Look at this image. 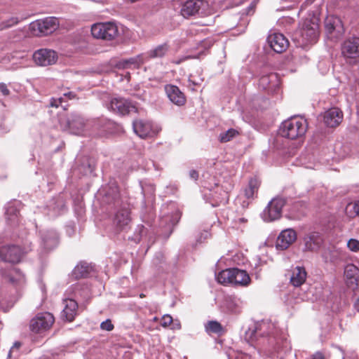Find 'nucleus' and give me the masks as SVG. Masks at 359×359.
I'll return each mask as SVG.
<instances>
[{"instance_id":"f257e3e1","label":"nucleus","mask_w":359,"mask_h":359,"mask_svg":"<svg viewBox=\"0 0 359 359\" xmlns=\"http://www.w3.org/2000/svg\"><path fill=\"white\" fill-rule=\"evenodd\" d=\"M278 330L274 324L269 321L262 320L255 323L252 327H250L245 334V337L248 341H257L259 337H268L266 342L269 345L274 346L276 350H278L276 345L279 343L276 339Z\"/></svg>"},{"instance_id":"f03ea898","label":"nucleus","mask_w":359,"mask_h":359,"mask_svg":"<svg viewBox=\"0 0 359 359\" xmlns=\"http://www.w3.org/2000/svg\"><path fill=\"white\" fill-rule=\"evenodd\" d=\"M319 20L313 17L306 19L302 27L294 34L293 39L297 41L298 45L304 47L309 43H316L319 35Z\"/></svg>"},{"instance_id":"7ed1b4c3","label":"nucleus","mask_w":359,"mask_h":359,"mask_svg":"<svg viewBox=\"0 0 359 359\" xmlns=\"http://www.w3.org/2000/svg\"><path fill=\"white\" fill-rule=\"evenodd\" d=\"M307 128L306 119L302 117H292L282 123L280 132L283 137L295 140L303 137Z\"/></svg>"},{"instance_id":"20e7f679","label":"nucleus","mask_w":359,"mask_h":359,"mask_svg":"<svg viewBox=\"0 0 359 359\" xmlns=\"http://www.w3.org/2000/svg\"><path fill=\"white\" fill-rule=\"evenodd\" d=\"M181 14L184 18L193 15L205 17L213 13V10L208 3L203 0H189L182 4Z\"/></svg>"},{"instance_id":"39448f33","label":"nucleus","mask_w":359,"mask_h":359,"mask_svg":"<svg viewBox=\"0 0 359 359\" xmlns=\"http://www.w3.org/2000/svg\"><path fill=\"white\" fill-rule=\"evenodd\" d=\"M93 37L105 41H111L117 38L119 30L114 22H100L94 24L91 27Z\"/></svg>"},{"instance_id":"423d86ee","label":"nucleus","mask_w":359,"mask_h":359,"mask_svg":"<svg viewBox=\"0 0 359 359\" xmlns=\"http://www.w3.org/2000/svg\"><path fill=\"white\" fill-rule=\"evenodd\" d=\"M341 53L346 62L354 64L359 61V37L346 39L341 46Z\"/></svg>"},{"instance_id":"0eeeda50","label":"nucleus","mask_w":359,"mask_h":359,"mask_svg":"<svg viewBox=\"0 0 359 359\" xmlns=\"http://www.w3.org/2000/svg\"><path fill=\"white\" fill-rule=\"evenodd\" d=\"M134 132L141 138H147L157 135L161 130V127L154 125L151 121L137 119L133 123Z\"/></svg>"},{"instance_id":"6e6552de","label":"nucleus","mask_w":359,"mask_h":359,"mask_svg":"<svg viewBox=\"0 0 359 359\" xmlns=\"http://www.w3.org/2000/svg\"><path fill=\"white\" fill-rule=\"evenodd\" d=\"M284 205L285 201L281 198L272 199L262 213V217L266 222H271L279 219Z\"/></svg>"},{"instance_id":"1a4fd4ad","label":"nucleus","mask_w":359,"mask_h":359,"mask_svg":"<svg viewBox=\"0 0 359 359\" xmlns=\"http://www.w3.org/2000/svg\"><path fill=\"white\" fill-rule=\"evenodd\" d=\"M53 316L48 312L37 314L30 322V329L35 333L48 330L54 323Z\"/></svg>"},{"instance_id":"9d476101","label":"nucleus","mask_w":359,"mask_h":359,"mask_svg":"<svg viewBox=\"0 0 359 359\" xmlns=\"http://www.w3.org/2000/svg\"><path fill=\"white\" fill-rule=\"evenodd\" d=\"M30 26L33 30H38L39 33L47 35L58 28L59 20L55 17H48L33 22Z\"/></svg>"},{"instance_id":"9b49d317","label":"nucleus","mask_w":359,"mask_h":359,"mask_svg":"<svg viewBox=\"0 0 359 359\" xmlns=\"http://www.w3.org/2000/svg\"><path fill=\"white\" fill-rule=\"evenodd\" d=\"M325 28L328 37L331 39H338L344 32L341 19L334 15H330L325 18Z\"/></svg>"},{"instance_id":"f8f14e48","label":"nucleus","mask_w":359,"mask_h":359,"mask_svg":"<svg viewBox=\"0 0 359 359\" xmlns=\"http://www.w3.org/2000/svg\"><path fill=\"white\" fill-rule=\"evenodd\" d=\"M27 252V250H22L17 245L4 246L0 249V257L5 262L18 263L22 255Z\"/></svg>"},{"instance_id":"ddd939ff","label":"nucleus","mask_w":359,"mask_h":359,"mask_svg":"<svg viewBox=\"0 0 359 359\" xmlns=\"http://www.w3.org/2000/svg\"><path fill=\"white\" fill-rule=\"evenodd\" d=\"M108 107L111 111L121 115L137 111L135 106L124 98L112 99Z\"/></svg>"},{"instance_id":"4468645a","label":"nucleus","mask_w":359,"mask_h":359,"mask_svg":"<svg viewBox=\"0 0 359 359\" xmlns=\"http://www.w3.org/2000/svg\"><path fill=\"white\" fill-rule=\"evenodd\" d=\"M33 58L38 65L48 66L55 63L57 55L53 50L44 48L36 50L33 55Z\"/></svg>"},{"instance_id":"2eb2a0df","label":"nucleus","mask_w":359,"mask_h":359,"mask_svg":"<svg viewBox=\"0 0 359 359\" xmlns=\"http://www.w3.org/2000/svg\"><path fill=\"white\" fill-rule=\"evenodd\" d=\"M67 125L70 132L74 135H85L89 123L86 122L84 118L78 114L72 115L67 121Z\"/></svg>"},{"instance_id":"dca6fc26","label":"nucleus","mask_w":359,"mask_h":359,"mask_svg":"<svg viewBox=\"0 0 359 359\" xmlns=\"http://www.w3.org/2000/svg\"><path fill=\"white\" fill-rule=\"evenodd\" d=\"M270 47L276 53H282L288 47V40L281 33L274 32L267 38Z\"/></svg>"},{"instance_id":"f3484780","label":"nucleus","mask_w":359,"mask_h":359,"mask_svg":"<svg viewBox=\"0 0 359 359\" xmlns=\"http://www.w3.org/2000/svg\"><path fill=\"white\" fill-rule=\"evenodd\" d=\"M297 239L296 232L291 229L282 231L277 238L276 247L278 250H286Z\"/></svg>"},{"instance_id":"a211bd4d","label":"nucleus","mask_w":359,"mask_h":359,"mask_svg":"<svg viewBox=\"0 0 359 359\" xmlns=\"http://www.w3.org/2000/svg\"><path fill=\"white\" fill-rule=\"evenodd\" d=\"M343 119L342 111L337 108L333 107L326 111L323 116L325 124L330 128L338 126Z\"/></svg>"},{"instance_id":"6ab92c4d","label":"nucleus","mask_w":359,"mask_h":359,"mask_svg":"<svg viewBox=\"0 0 359 359\" xmlns=\"http://www.w3.org/2000/svg\"><path fill=\"white\" fill-rule=\"evenodd\" d=\"M5 278L16 288L18 291L25 283V276L15 267H11L8 271L4 273Z\"/></svg>"},{"instance_id":"aec40b11","label":"nucleus","mask_w":359,"mask_h":359,"mask_svg":"<svg viewBox=\"0 0 359 359\" xmlns=\"http://www.w3.org/2000/svg\"><path fill=\"white\" fill-rule=\"evenodd\" d=\"M166 95L169 100L175 104L182 106L186 102L184 94L178 87L173 85H167L165 87Z\"/></svg>"},{"instance_id":"412c9836","label":"nucleus","mask_w":359,"mask_h":359,"mask_svg":"<svg viewBox=\"0 0 359 359\" xmlns=\"http://www.w3.org/2000/svg\"><path fill=\"white\" fill-rule=\"evenodd\" d=\"M259 86L264 90H275L279 86L278 75L275 73H270L262 76L259 81Z\"/></svg>"},{"instance_id":"4be33fe9","label":"nucleus","mask_w":359,"mask_h":359,"mask_svg":"<svg viewBox=\"0 0 359 359\" xmlns=\"http://www.w3.org/2000/svg\"><path fill=\"white\" fill-rule=\"evenodd\" d=\"M344 276L349 287L359 285V269L353 264H348L344 269Z\"/></svg>"},{"instance_id":"5701e85b","label":"nucleus","mask_w":359,"mask_h":359,"mask_svg":"<svg viewBox=\"0 0 359 359\" xmlns=\"http://www.w3.org/2000/svg\"><path fill=\"white\" fill-rule=\"evenodd\" d=\"M63 304H65V308L62 311V316L71 322L74 319L77 313L78 304L72 298L64 299Z\"/></svg>"},{"instance_id":"b1692460","label":"nucleus","mask_w":359,"mask_h":359,"mask_svg":"<svg viewBox=\"0 0 359 359\" xmlns=\"http://www.w3.org/2000/svg\"><path fill=\"white\" fill-rule=\"evenodd\" d=\"M323 239L318 233L313 232L304 237V246L306 250L314 251L318 249Z\"/></svg>"},{"instance_id":"393cba45","label":"nucleus","mask_w":359,"mask_h":359,"mask_svg":"<svg viewBox=\"0 0 359 359\" xmlns=\"http://www.w3.org/2000/svg\"><path fill=\"white\" fill-rule=\"evenodd\" d=\"M42 245L44 248L50 250L55 248L58 243V236L55 231H47L41 235Z\"/></svg>"},{"instance_id":"a878e982","label":"nucleus","mask_w":359,"mask_h":359,"mask_svg":"<svg viewBox=\"0 0 359 359\" xmlns=\"http://www.w3.org/2000/svg\"><path fill=\"white\" fill-rule=\"evenodd\" d=\"M231 282L236 285L247 286L250 282V278L246 271L233 268Z\"/></svg>"},{"instance_id":"bb28decb","label":"nucleus","mask_w":359,"mask_h":359,"mask_svg":"<svg viewBox=\"0 0 359 359\" xmlns=\"http://www.w3.org/2000/svg\"><path fill=\"white\" fill-rule=\"evenodd\" d=\"M130 222V212L128 209H121L115 215L114 223L121 230L124 229Z\"/></svg>"},{"instance_id":"cd10ccee","label":"nucleus","mask_w":359,"mask_h":359,"mask_svg":"<svg viewBox=\"0 0 359 359\" xmlns=\"http://www.w3.org/2000/svg\"><path fill=\"white\" fill-rule=\"evenodd\" d=\"M306 271L304 267L296 266L292 272L290 283L294 287L301 286L306 279Z\"/></svg>"},{"instance_id":"c85d7f7f","label":"nucleus","mask_w":359,"mask_h":359,"mask_svg":"<svg viewBox=\"0 0 359 359\" xmlns=\"http://www.w3.org/2000/svg\"><path fill=\"white\" fill-rule=\"evenodd\" d=\"M169 49V45L167 43H164L147 51L144 56L147 59L161 58L167 54Z\"/></svg>"},{"instance_id":"c756f323","label":"nucleus","mask_w":359,"mask_h":359,"mask_svg":"<svg viewBox=\"0 0 359 359\" xmlns=\"http://www.w3.org/2000/svg\"><path fill=\"white\" fill-rule=\"evenodd\" d=\"M19 205L20 203L18 202H15L9 203L6 207V219L11 224H15L19 221Z\"/></svg>"},{"instance_id":"7c9ffc66","label":"nucleus","mask_w":359,"mask_h":359,"mask_svg":"<svg viewBox=\"0 0 359 359\" xmlns=\"http://www.w3.org/2000/svg\"><path fill=\"white\" fill-rule=\"evenodd\" d=\"M259 182L257 178H251L248 186L244 189V196L248 200H253L257 194Z\"/></svg>"},{"instance_id":"2f4dec72","label":"nucleus","mask_w":359,"mask_h":359,"mask_svg":"<svg viewBox=\"0 0 359 359\" xmlns=\"http://www.w3.org/2000/svg\"><path fill=\"white\" fill-rule=\"evenodd\" d=\"M243 302L235 297H228L225 300L226 309L232 313H239L241 311Z\"/></svg>"},{"instance_id":"473e14b6","label":"nucleus","mask_w":359,"mask_h":359,"mask_svg":"<svg viewBox=\"0 0 359 359\" xmlns=\"http://www.w3.org/2000/svg\"><path fill=\"white\" fill-rule=\"evenodd\" d=\"M93 268L90 264L86 262H81L74 267L72 275L76 279L85 278L90 274Z\"/></svg>"},{"instance_id":"72a5a7b5","label":"nucleus","mask_w":359,"mask_h":359,"mask_svg":"<svg viewBox=\"0 0 359 359\" xmlns=\"http://www.w3.org/2000/svg\"><path fill=\"white\" fill-rule=\"evenodd\" d=\"M216 279L218 283L223 285L232 284V269H228L220 271L216 275Z\"/></svg>"},{"instance_id":"f704fd0d","label":"nucleus","mask_w":359,"mask_h":359,"mask_svg":"<svg viewBox=\"0 0 359 359\" xmlns=\"http://www.w3.org/2000/svg\"><path fill=\"white\" fill-rule=\"evenodd\" d=\"M238 135V130L233 128H230L226 132L220 133L219 139L221 142H227L231 141L233 138Z\"/></svg>"},{"instance_id":"c9c22d12","label":"nucleus","mask_w":359,"mask_h":359,"mask_svg":"<svg viewBox=\"0 0 359 359\" xmlns=\"http://www.w3.org/2000/svg\"><path fill=\"white\" fill-rule=\"evenodd\" d=\"M346 212L351 217L359 216V201L348 203L346 207Z\"/></svg>"},{"instance_id":"e433bc0d","label":"nucleus","mask_w":359,"mask_h":359,"mask_svg":"<svg viewBox=\"0 0 359 359\" xmlns=\"http://www.w3.org/2000/svg\"><path fill=\"white\" fill-rule=\"evenodd\" d=\"M206 330L210 332L219 334L222 331V327L217 321H210L205 326Z\"/></svg>"},{"instance_id":"4c0bfd02","label":"nucleus","mask_w":359,"mask_h":359,"mask_svg":"<svg viewBox=\"0 0 359 359\" xmlns=\"http://www.w3.org/2000/svg\"><path fill=\"white\" fill-rule=\"evenodd\" d=\"M20 346H21V344L20 342H18V341L15 342L8 352V357L11 358L13 357L18 356V351H19Z\"/></svg>"},{"instance_id":"58836bf2","label":"nucleus","mask_w":359,"mask_h":359,"mask_svg":"<svg viewBox=\"0 0 359 359\" xmlns=\"http://www.w3.org/2000/svg\"><path fill=\"white\" fill-rule=\"evenodd\" d=\"M348 248L353 252H357L359 250V241L354 238H351L347 242Z\"/></svg>"},{"instance_id":"ea45409f","label":"nucleus","mask_w":359,"mask_h":359,"mask_svg":"<svg viewBox=\"0 0 359 359\" xmlns=\"http://www.w3.org/2000/svg\"><path fill=\"white\" fill-rule=\"evenodd\" d=\"M100 327L103 330L111 331L114 329V325L110 320L107 319L101 323Z\"/></svg>"},{"instance_id":"a19ab883","label":"nucleus","mask_w":359,"mask_h":359,"mask_svg":"<svg viewBox=\"0 0 359 359\" xmlns=\"http://www.w3.org/2000/svg\"><path fill=\"white\" fill-rule=\"evenodd\" d=\"M172 322V318L170 315H164L161 320V325L163 327H168Z\"/></svg>"},{"instance_id":"79ce46f5","label":"nucleus","mask_w":359,"mask_h":359,"mask_svg":"<svg viewBox=\"0 0 359 359\" xmlns=\"http://www.w3.org/2000/svg\"><path fill=\"white\" fill-rule=\"evenodd\" d=\"M210 236V233L208 231H204L200 233L199 237L197 238V242L199 243H203L205 240L208 239Z\"/></svg>"},{"instance_id":"37998d69","label":"nucleus","mask_w":359,"mask_h":359,"mask_svg":"<svg viewBox=\"0 0 359 359\" xmlns=\"http://www.w3.org/2000/svg\"><path fill=\"white\" fill-rule=\"evenodd\" d=\"M203 81L201 78H198V79H195L192 75H191L189 78V83L192 84L194 86L200 85Z\"/></svg>"},{"instance_id":"c03bdc74","label":"nucleus","mask_w":359,"mask_h":359,"mask_svg":"<svg viewBox=\"0 0 359 359\" xmlns=\"http://www.w3.org/2000/svg\"><path fill=\"white\" fill-rule=\"evenodd\" d=\"M311 359H327V357L322 351H317L311 355Z\"/></svg>"},{"instance_id":"a18cd8bd","label":"nucleus","mask_w":359,"mask_h":359,"mask_svg":"<svg viewBox=\"0 0 359 359\" xmlns=\"http://www.w3.org/2000/svg\"><path fill=\"white\" fill-rule=\"evenodd\" d=\"M0 92L5 96L10 94V90L8 89L6 84L0 83Z\"/></svg>"},{"instance_id":"49530a36","label":"nucleus","mask_w":359,"mask_h":359,"mask_svg":"<svg viewBox=\"0 0 359 359\" xmlns=\"http://www.w3.org/2000/svg\"><path fill=\"white\" fill-rule=\"evenodd\" d=\"M137 232H138L140 239H141L144 236L146 235L147 229L142 225L138 226L137 229Z\"/></svg>"},{"instance_id":"de8ad7c7","label":"nucleus","mask_w":359,"mask_h":359,"mask_svg":"<svg viewBox=\"0 0 359 359\" xmlns=\"http://www.w3.org/2000/svg\"><path fill=\"white\" fill-rule=\"evenodd\" d=\"M189 176L191 179L196 180L198 177V173L196 170H192L189 172Z\"/></svg>"},{"instance_id":"09e8293b","label":"nucleus","mask_w":359,"mask_h":359,"mask_svg":"<svg viewBox=\"0 0 359 359\" xmlns=\"http://www.w3.org/2000/svg\"><path fill=\"white\" fill-rule=\"evenodd\" d=\"M62 97L59 98L57 100H53L51 102H50V105L52 107H57L59 106V103L61 104L62 103Z\"/></svg>"},{"instance_id":"8fccbe9b","label":"nucleus","mask_w":359,"mask_h":359,"mask_svg":"<svg viewBox=\"0 0 359 359\" xmlns=\"http://www.w3.org/2000/svg\"><path fill=\"white\" fill-rule=\"evenodd\" d=\"M228 199V194L225 191H223L222 196L219 201V203H225Z\"/></svg>"},{"instance_id":"3c124183","label":"nucleus","mask_w":359,"mask_h":359,"mask_svg":"<svg viewBox=\"0 0 359 359\" xmlns=\"http://www.w3.org/2000/svg\"><path fill=\"white\" fill-rule=\"evenodd\" d=\"M64 96L68 97L69 99H72L74 97V94L72 92H69L67 93H65Z\"/></svg>"},{"instance_id":"603ef678","label":"nucleus","mask_w":359,"mask_h":359,"mask_svg":"<svg viewBox=\"0 0 359 359\" xmlns=\"http://www.w3.org/2000/svg\"><path fill=\"white\" fill-rule=\"evenodd\" d=\"M118 196V189L116 187L113 188V198L115 199Z\"/></svg>"},{"instance_id":"864d4df0","label":"nucleus","mask_w":359,"mask_h":359,"mask_svg":"<svg viewBox=\"0 0 359 359\" xmlns=\"http://www.w3.org/2000/svg\"><path fill=\"white\" fill-rule=\"evenodd\" d=\"M354 307L358 311H359V297L357 298L354 303Z\"/></svg>"},{"instance_id":"5fc2aeb1","label":"nucleus","mask_w":359,"mask_h":359,"mask_svg":"<svg viewBox=\"0 0 359 359\" xmlns=\"http://www.w3.org/2000/svg\"><path fill=\"white\" fill-rule=\"evenodd\" d=\"M18 22V20L16 18H12L11 19V23H8V25H6V27H10L13 25H15Z\"/></svg>"},{"instance_id":"6e6d98bb","label":"nucleus","mask_w":359,"mask_h":359,"mask_svg":"<svg viewBox=\"0 0 359 359\" xmlns=\"http://www.w3.org/2000/svg\"><path fill=\"white\" fill-rule=\"evenodd\" d=\"M254 7L255 6L254 5H250L248 8V12H247V14H250L251 12L253 13V10H254Z\"/></svg>"},{"instance_id":"4d7b16f0","label":"nucleus","mask_w":359,"mask_h":359,"mask_svg":"<svg viewBox=\"0 0 359 359\" xmlns=\"http://www.w3.org/2000/svg\"><path fill=\"white\" fill-rule=\"evenodd\" d=\"M188 58V57H182V59H180V60H175L173 61L174 63L175 64H180L182 62L184 61L185 60H187Z\"/></svg>"},{"instance_id":"13d9d810","label":"nucleus","mask_w":359,"mask_h":359,"mask_svg":"<svg viewBox=\"0 0 359 359\" xmlns=\"http://www.w3.org/2000/svg\"><path fill=\"white\" fill-rule=\"evenodd\" d=\"M249 205V202H245V201H243V203H242V206L243 208H246L248 207V205Z\"/></svg>"},{"instance_id":"bf43d9fd","label":"nucleus","mask_w":359,"mask_h":359,"mask_svg":"<svg viewBox=\"0 0 359 359\" xmlns=\"http://www.w3.org/2000/svg\"><path fill=\"white\" fill-rule=\"evenodd\" d=\"M246 221V219H245L244 217L239 218L240 222L245 223Z\"/></svg>"},{"instance_id":"052dcab7","label":"nucleus","mask_w":359,"mask_h":359,"mask_svg":"<svg viewBox=\"0 0 359 359\" xmlns=\"http://www.w3.org/2000/svg\"><path fill=\"white\" fill-rule=\"evenodd\" d=\"M207 43H208V41H202L203 44H206Z\"/></svg>"},{"instance_id":"680f3d73","label":"nucleus","mask_w":359,"mask_h":359,"mask_svg":"<svg viewBox=\"0 0 359 359\" xmlns=\"http://www.w3.org/2000/svg\"><path fill=\"white\" fill-rule=\"evenodd\" d=\"M175 326H177V327H180V324H175Z\"/></svg>"},{"instance_id":"e2e57ef3","label":"nucleus","mask_w":359,"mask_h":359,"mask_svg":"<svg viewBox=\"0 0 359 359\" xmlns=\"http://www.w3.org/2000/svg\"><path fill=\"white\" fill-rule=\"evenodd\" d=\"M175 326H177V327H180V324H175Z\"/></svg>"},{"instance_id":"0e129e2a","label":"nucleus","mask_w":359,"mask_h":359,"mask_svg":"<svg viewBox=\"0 0 359 359\" xmlns=\"http://www.w3.org/2000/svg\"><path fill=\"white\" fill-rule=\"evenodd\" d=\"M290 1L296 2V1H298L299 0H290Z\"/></svg>"},{"instance_id":"69168bd1","label":"nucleus","mask_w":359,"mask_h":359,"mask_svg":"<svg viewBox=\"0 0 359 359\" xmlns=\"http://www.w3.org/2000/svg\"><path fill=\"white\" fill-rule=\"evenodd\" d=\"M144 191H145V189H144V188L143 187V188H142V192H143V193H144Z\"/></svg>"}]
</instances>
